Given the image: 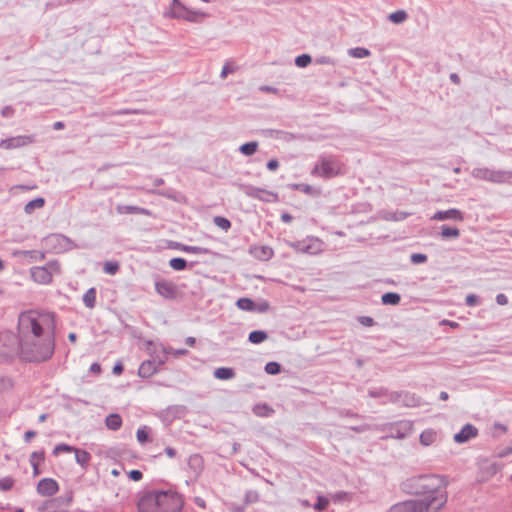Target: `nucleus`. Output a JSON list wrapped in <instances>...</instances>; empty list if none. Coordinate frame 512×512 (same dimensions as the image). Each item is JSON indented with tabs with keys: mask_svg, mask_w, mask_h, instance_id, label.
Returning a JSON list of instances; mask_svg holds the SVG:
<instances>
[{
	"mask_svg": "<svg viewBox=\"0 0 512 512\" xmlns=\"http://www.w3.org/2000/svg\"><path fill=\"white\" fill-rule=\"evenodd\" d=\"M35 436H36V432L29 430L24 434V439L26 442H29Z\"/></svg>",
	"mask_w": 512,
	"mask_h": 512,
	"instance_id": "nucleus-54",
	"label": "nucleus"
},
{
	"mask_svg": "<svg viewBox=\"0 0 512 512\" xmlns=\"http://www.w3.org/2000/svg\"><path fill=\"white\" fill-rule=\"evenodd\" d=\"M182 497L173 491L148 492L137 503L138 512H180Z\"/></svg>",
	"mask_w": 512,
	"mask_h": 512,
	"instance_id": "nucleus-3",
	"label": "nucleus"
},
{
	"mask_svg": "<svg viewBox=\"0 0 512 512\" xmlns=\"http://www.w3.org/2000/svg\"><path fill=\"white\" fill-rule=\"evenodd\" d=\"M441 235L443 238H457L460 235V231L457 228L442 226Z\"/></svg>",
	"mask_w": 512,
	"mask_h": 512,
	"instance_id": "nucleus-28",
	"label": "nucleus"
},
{
	"mask_svg": "<svg viewBox=\"0 0 512 512\" xmlns=\"http://www.w3.org/2000/svg\"><path fill=\"white\" fill-rule=\"evenodd\" d=\"M311 62V57L307 54H303L298 56L295 60V63L299 67H306Z\"/></svg>",
	"mask_w": 512,
	"mask_h": 512,
	"instance_id": "nucleus-42",
	"label": "nucleus"
},
{
	"mask_svg": "<svg viewBox=\"0 0 512 512\" xmlns=\"http://www.w3.org/2000/svg\"><path fill=\"white\" fill-rule=\"evenodd\" d=\"M281 219L283 222L289 223L292 221V216L288 213H284L282 214Z\"/></svg>",
	"mask_w": 512,
	"mask_h": 512,
	"instance_id": "nucleus-59",
	"label": "nucleus"
},
{
	"mask_svg": "<svg viewBox=\"0 0 512 512\" xmlns=\"http://www.w3.org/2000/svg\"><path fill=\"white\" fill-rule=\"evenodd\" d=\"M108 429L116 431L122 426V418L118 414H110L105 419Z\"/></svg>",
	"mask_w": 512,
	"mask_h": 512,
	"instance_id": "nucleus-17",
	"label": "nucleus"
},
{
	"mask_svg": "<svg viewBox=\"0 0 512 512\" xmlns=\"http://www.w3.org/2000/svg\"><path fill=\"white\" fill-rule=\"evenodd\" d=\"M477 435V429L470 424L465 425L462 430L455 434L454 440L457 443H464Z\"/></svg>",
	"mask_w": 512,
	"mask_h": 512,
	"instance_id": "nucleus-13",
	"label": "nucleus"
},
{
	"mask_svg": "<svg viewBox=\"0 0 512 512\" xmlns=\"http://www.w3.org/2000/svg\"><path fill=\"white\" fill-rule=\"evenodd\" d=\"M122 371H123V367L121 364H117L113 368V373L116 375H120L122 373Z\"/></svg>",
	"mask_w": 512,
	"mask_h": 512,
	"instance_id": "nucleus-58",
	"label": "nucleus"
},
{
	"mask_svg": "<svg viewBox=\"0 0 512 512\" xmlns=\"http://www.w3.org/2000/svg\"><path fill=\"white\" fill-rule=\"evenodd\" d=\"M155 289L159 295L166 299H174L178 295L177 286L171 281H158L155 283Z\"/></svg>",
	"mask_w": 512,
	"mask_h": 512,
	"instance_id": "nucleus-10",
	"label": "nucleus"
},
{
	"mask_svg": "<svg viewBox=\"0 0 512 512\" xmlns=\"http://www.w3.org/2000/svg\"><path fill=\"white\" fill-rule=\"evenodd\" d=\"M411 261L414 264H421L427 261V256L425 254L416 253L411 255Z\"/></svg>",
	"mask_w": 512,
	"mask_h": 512,
	"instance_id": "nucleus-44",
	"label": "nucleus"
},
{
	"mask_svg": "<svg viewBox=\"0 0 512 512\" xmlns=\"http://www.w3.org/2000/svg\"><path fill=\"white\" fill-rule=\"evenodd\" d=\"M76 462L82 467H86L91 460V455L85 450L74 449Z\"/></svg>",
	"mask_w": 512,
	"mask_h": 512,
	"instance_id": "nucleus-19",
	"label": "nucleus"
},
{
	"mask_svg": "<svg viewBox=\"0 0 512 512\" xmlns=\"http://www.w3.org/2000/svg\"><path fill=\"white\" fill-rule=\"evenodd\" d=\"M171 14L173 17L183 19L190 22H200L206 14L199 11H192L184 7L181 3L173 4L171 8Z\"/></svg>",
	"mask_w": 512,
	"mask_h": 512,
	"instance_id": "nucleus-7",
	"label": "nucleus"
},
{
	"mask_svg": "<svg viewBox=\"0 0 512 512\" xmlns=\"http://www.w3.org/2000/svg\"><path fill=\"white\" fill-rule=\"evenodd\" d=\"M128 476L132 481H135V482L140 481L143 477L142 472L139 470H131L128 473Z\"/></svg>",
	"mask_w": 512,
	"mask_h": 512,
	"instance_id": "nucleus-46",
	"label": "nucleus"
},
{
	"mask_svg": "<svg viewBox=\"0 0 512 512\" xmlns=\"http://www.w3.org/2000/svg\"><path fill=\"white\" fill-rule=\"evenodd\" d=\"M400 295L393 292H388L382 295L383 304L397 305L400 302Z\"/></svg>",
	"mask_w": 512,
	"mask_h": 512,
	"instance_id": "nucleus-25",
	"label": "nucleus"
},
{
	"mask_svg": "<svg viewBox=\"0 0 512 512\" xmlns=\"http://www.w3.org/2000/svg\"><path fill=\"white\" fill-rule=\"evenodd\" d=\"M149 434H150V429L147 426H142V427L138 428L137 433H136L138 442L140 444H144L147 441H149Z\"/></svg>",
	"mask_w": 512,
	"mask_h": 512,
	"instance_id": "nucleus-26",
	"label": "nucleus"
},
{
	"mask_svg": "<svg viewBox=\"0 0 512 512\" xmlns=\"http://www.w3.org/2000/svg\"><path fill=\"white\" fill-rule=\"evenodd\" d=\"M257 148H258L257 142H248V143H245L240 146V151L244 155L250 156V155H253L257 151Z\"/></svg>",
	"mask_w": 512,
	"mask_h": 512,
	"instance_id": "nucleus-27",
	"label": "nucleus"
},
{
	"mask_svg": "<svg viewBox=\"0 0 512 512\" xmlns=\"http://www.w3.org/2000/svg\"><path fill=\"white\" fill-rule=\"evenodd\" d=\"M53 128H54L55 130H61V129H63V128H64V123H63V122H61V121H57V122H55V123L53 124Z\"/></svg>",
	"mask_w": 512,
	"mask_h": 512,
	"instance_id": "nucleus-60",
	"label": "nucleus"
},
{
	"mask_svg": "<svg viewBox=\"0 0 512 512\" xmlns=\"http://www.w3.org/2000/svg\"><path fill=\"white\" fill-rule=\"evenodd\" d=\"M447 480L439 475H420L404 482L406 492L423 497L419 500L427 506V512H440L448 500Z\"/></svg>",
	"mask_w": 512,
	"mask_h": 512,
	"instance_id": "nucleus-1",
	"label": "nucleus"
},
{
	"mask_svg": "<svg viewBox=\"0 0 512 512\" xmlns=\"http://www.w3.org/2000/svg\"><path fill=\"white\" fill-rule=\"evenodd\" d=\"M267 168L271 171H274L278 168V162L277 160L275 159H272L270 160L268 163H267Z\"/></svg>",
	"mask_w": 512,
	"mask_h": 512,
	"instance_id": "nucleus-52",
	"label": "nucleus"
},
{
	"mask_svg": "<svg viewBox=\"0 0 512 512\" xmlns=\"http://www.w3.org/2000/svg\"><path fill=\"white\" fill-rule=\"evenodd\" d=\"M293 188L306 194H314L316 192L315 189L308 184H295L293 185Z\"/></svg>",
	"mask_w": 512,
	"mask_h": 512,
	"instance_id": "nucleus-43",
	"label": "nucleus"
},
{
	"mask_svg": "<svg viewBox=\"0 0 512 512\" xmlns=\"http://www.w3.org/2000/svg\"><path fill=\"white\" fill-rule=\"evenodd\" d=\"M44 204H45V200L43 198L39 197V198L29 201L25 205L24 210L26 213H32L35 209L42 208L44 206Z\"/></svg>",
	"mask_w": 512,
	"mask_h": 512,
	"instance_id": "nucleus-23",
	"label": "nucleus"
},
{
	"mask_svg": "<svg viewBox=\"0 0 512 512\" xmlns=\"http://www.w3.org/2000/svg\"><path fill=\"white\" fill-rule=\"evenodd\" d=\"M169 265L172 269L180 271L186 268L187 262L183 258H172L169 261Z\"/></svg>",
	"mask_w": 512,
	"mask_h": 512,
	"instance_id": "nucleus-30",
	"label": "nucleus"
},
{
	"mask_svg": "<svg viewBox=\"0 0 512 512\" xmlns=\"http://www.w3.org/2000/svg\"><path fill=\"white\" fill-rule=\"evenodd\" d=\"M349 55L354 58H365L370 55V51L366 48L356 47L349 50Z\"/></svg>",
	"mask_w": 512,
	"mask_h": 512,
	"instance_id": "nucleus-29",
	"label": "nucleus"
},
{
	"mask_svg": "<svg viewBox=\"0 0 512 512\" xmlns=\"http://www.w3.org/2000/svg\"><path fill=\"white\" fill-rule=\"evenodd\" d=\"M235 70H236V68L233 65L227 63L223 66V69L221 71V76L226 77L229 73H233Z\"/></svg>",
	"mask_w": 512,
	"mask_h": 512,
	"instance_id": "nucleus-47",
	"label": "nucleus"
},
{
	"mask_svg": "<svg viewBox=\"0 0 512 512\" xmlns=\"http://www.w3.org/2000/svg\"><path fill=\"white\" fill-rule=\"evenodd\" d=\"M182 250L187 252V253H193V254H198V253H202L203 252L202 248L195 247V246H184L182 248Z\"/></svg>",
	"mask_w": 512,
	"mask_h": 512,
	"instance_id": "nucleus-48",
	"label": "nucleus"
},
{
	"mask_svg": "<svg viewBox=\"0 0 512 512\" xmlns=\"http://www.w3.org/2000/svg\"><path fill=\"white\" fill-rule=\"evenodd\" d=\"M14 485V479L12 477H4L0 479V490L9 491Z\"/></svg>",
	"mask_w": 512,
	"mask_h": 512,
	"instance_id": "nucleus-35",
	"label": "nucleus"
},
{
	"mask_svg": "<svg viewBox=\"0 0 512 512\" xmlns=\"http://www.w3.org/2000/svg\"><path fill=\"white\" fill-rule=\"evenodd\" d=\"M90 371L93 372V373H100L101 372V366L100 364L98 363H93L91 366H90Z\"/></svg>",
	"mask_w": 512,
	"mask_h": 512,
	"instance_id": "nucleus-55",
	"label": "nucleus"
},
{
	"mask_svg": "<svg viewBox=\"0 0 512 512\" xmlns=\"http://www.w3.org/2000/svg\"><path fill=\"white\" fill-rule=\"evenodd\" d=\"M158 370V365L154 361L146 360L141 363L138 369V375L142 378H149Z\"/></svg>",
	"mask_w": 512,
	"mask_h": 512,
	"instance_id": "nucleus-14",
	"label": "nucleus"
},
{
	"mask_svg": "<svg viewBox=\"0 0 512 512\" xmlns=\"http://www.w3.org/2000/svg\"><path fill=\"white\" fill-rule=\"evenodd\" d=\"M266 373L275 375L280 372V365L277 362H269L265 366Z\"/></svg>",
	"mask_w": 512,
	"mask_h": 512,
	"instance_id": "nucleus-38",
	"label": "nucleus"
},
{
	"mask_svg": "<svg viewBox=\"0 0 512 512\" xmlns=\"http://www.w3.org/2000/svg\"><path fill=\"white\" fill-rule=\"evenodd\" d=\"M254 413L258 416L266 417L270 416L273 413V410L267 405H256L254 407Z\"/></svg>",
	"mask_w": 512,
	"mask_h": 512,
	"instance_id": "nucleus-32",
	"label": "nucleus"
},
{
	"mask_svg": "<svg viewBox=\"0 0 512 512\" xmlns=\"http://www.w3.org/2000/svg\"><path fill=\"white\" fill-rule=\"evenodd\" d=\"M12 339H13L12 335H10L8 333L0 335V343L6 342V341H9V340H12Z\"/></svg>",
	"mask_w": 512,
	"mask_h": 512,
	"instance_id": "nucleus-57",
	"label": "nucleus"
},
{
	"mask_svg": "<svg viewBox=\"0 0 512 512\" xmlns=\"http://www.w3.org/2000/svg\"><path fill=\"white\" fill-rule=\"evenodd\" d=\"M446 219L462 221L463 213L457 209H449L446 211H438L432 216V220L443 221Z\"/></svg>",
	"mask_w": 512,
	"mask_h": 512,
	"instance_id": "nucleus-12",
	"label": "nucleus"
},
{
	"mask_svg": "<svg viewBox=\"0 0 512 512\" xmlns=\"http://www.w3.org/2000/svg\"><path fill=\"white\" fill-rule=\"evenodd\" d=\"M83 301L86 307L93 308L96 302V290L94 288L87 290L83 296Z\"/></svg>",
	"mask_w": 512,
	"mask_h": 512,
	"instance_id": "nucleus-22",
	"label": "nucleus"
},
{
	"mask_svg": "<svg viewBox=\"0 0 512 512\" xmlns=\"http://www.w3.org/2000/svg\"><path fill=\"white\" fill-rule=\"evenodd\" d=\"M437 433L432 429L423 431L420 435V442L424 446H429L436 441Z\"/></svg>",
	"mask_w": 512,
	"mask_h": 512,
	"instance_id": "nucleus-18",
	"label": "nucleus"
},
{
	"mask_svg": "<svg viewBox=\"0 0 512 512\" xmlns=\"http://www.w3.org/2000/svg\"><path fill=\"white\" fill-rule=\"evenodd\" d=\"M165 453L168 457L173 458L176 455V451L172 447H166Z\"/></svg>",
	"mask_w": 512,
	"mask_h": 512,
	"instance_id": "nucleus-56",
	"label": "nucleus"
},
{
	"mask_svg": "<svg viewBox=\"0 0 512 512\" xmlns=\"http://www.w3.org/2000/svg\"><path fill=\"white\" fill-rule=\"evenodd\" d=\"M450 79L452 80L453 83L455 84H459L460 83V78L457 74L453 73L450 75Z\"/></svg>",
	"mask_w": 512,
	"mask_h": 512,
	"instance_id": "nucleus-61",
	"label": "nucleus"
},
{
	"mask_svg": "<svg viewBox=\"0 0 512 512\" xmlns=\"http://www.w3.org/2000/svg\"><path fill=\"white\" fill-rule=\"evenodd\" d=\"M248 338L251 343L260 344L268 338V335L264 331H252Z\"/></svg>",
	"mask_w": 512,
	"mask_h": 512,
	"instance_id": "nucleus-24",
	"label": "nucleus"
},
{
	"mask_svg": "<svg viewBox=\"0 0 512 512\" xmlns=\"http://www.w3.org/2000/svg\"><path fill=\"white\" fill-rule=\"evenodd\" d=\"M59 273L60 264L57 261H50L45 266H36L30 270L33 281L41 285L50 284L53 277Z\"/></svg>",
	"mask_w": 512,
	"mask_h": 512,
	"instance_id": "nucleus-5",
	"label": "nucleus"
},
{
	"mask_svg": "<svg viewBox=\"0 0 512 512\" xmlns=\"http://www.w3.org/2000/svg\"><path fill=\"white\" fill-rule=\"evenodd\" d=\"M186 344L190 347H193L195 345V338L194 337H187L185 340Z\"/></svg>",
	"mask_w": 512,
	"mask_h": 512,
	"instance_id": "nucleus-62",
	"label": "nucleus"
},
{
	"mask_svg": "<svg viewBox=\"0 0 512 512\" xmlns=\"http://www.w3.org/2000/svg\"><path fill=\"white\" fill-rule=\"evenodd\" d=\"M236 305L239 309L245 311H255L256 303H254L250 298H240L237 300Z\"/></svg>",
	"mask_w": 512,
	"mask_h": 512,
	"instance_id": "nucleus-21",
	"label": "nucleus"
},
{
	"mask_svg": "<svg viewBox=\"0 0 512 512\" xmlns=\"http://www.w3.org/2000/svg\"><path fill=\"white\" fill-rule=\"evenodd\" d=\"M477 303H478V298H477L476 295H474V294L467 295V297H466V304L468 306H474Z\"/></svg>",
	"mask_w": 512,
	"mask_h": 512,
	"instance_id": "nucleus-50",
	"label": "nucleus"
},
{
	"mask_svg": "<svg viewBox=\"0 0 512 512\" xmlns=\"http://www.w3.org/2000/svg\"><path fill=\"white\" fill-rule=\"evenodd\" d=\"M59 491V485L52 478H44L37 485V492L42 496H53Z\"/></svg>",
	"mask_w": 512,
	"mask_h": 512,
	"instance_id": "nucleus-11",
	"label": "nucleus"
},
{
	"mask_svg": "<svg viewBox=\"0 0 512 512\" xmlns=\"http://www.w3.org/2000/svg\"><path fill=\"white\" fill-rule=\"evenodd\" d=\"M56 333L40 334L32 339L19 341L20 354L29 362H43L50 359L55 350Z\"/></svg>",
	"mask_w": 512,
	"mask_h": 512,
	"instance_id": "nucleus-4",
	"label": "nucleus"
},
{
	"mask_svg": "<svg viewBox=\"0 0 512 512\" xmlns=\"http://www.w3.org/2000/svg\"><path fill=\"white\" fill-rule=\"evenodd\" d=\"M50 333H56V320L53 313L28 311L19 316V341Z\"/></svg>",
	"mask_w": 512,
	"mask_h": 512,
	"instance_id": "nucleus-2",
	"label": "nucleus"
},
{
	"mask_svg": "<svg viewBox=\"0 0 512 512\" xmlns=\"http://www.w3.org/2000/svg\"><path fill=\"white\" fill-rule=\"evenodd\" d=\"M16 254L22 256L30 262H39L45 259V253L41 251H20Z\"/></svg>",
	"mask_w": 512,
	"mask_h": 512,
	"instance_id": "nucleus-16",
	"label": "nucleus"
},
{
	"mask_svg": "<svg viewBox=\"0 0 512 512\" xmlns=\"http://www.w3.org/2000/svg\"><path fill=\"white\" fill-rule=\"evenodd\" d=\"M74 449V447L69 446L67 444H59L54 448L53 454L57 456L62 452H73Z\"/></svg>",
	"mask_w": 512,
	"mask_h": 512,
	"instance_id": "nucleus-41",
	"label": "nucleus"
},
{
	"mask_svg": "<svg viewBox=\"0 0 512 512\" xmlns=\"http://www.w3.org/2000/svg\"><path fill=\"white\" fill-rule=\"evenodd\" d=\"M234 375H235V373H234L233 369H231V368L221 367V368H217L214 371V376L220 380L231 379L234 377Z\"/></svg>",
	"mask_w": 512,
	"mask_h": 512,
	"instance_id": "nucleus-20",
	"label": "nucleus"
},
{
	"mask_svg": "<svg viewBox=\"0 0 512 512\" xmlns=\"http://www.w3.org/2000/svg\"><path fill=\"white\" fill-rule=\"evenodd\" d=\"M214 223L216 226H218L219 228L227 231L230 227H231V223L228 219L224 218V217H220V216H217L214 218Z\"/></svg>",
	"mask_w": 512,
	"mask_h": 512,
	"instance_id": "nucleus-37",
	"label": "nucleus"
},
{
	"mask_svg": "<svg viewBox=\"0 0 512 512\" xmlns=\"http://www.w3.org/2000/svg\"><path fill=\"white\" fill-rule=\"evenodd\" d=\"M270 308V305L267 301H262L258 304H256V310L259 312H266Z\"/></svg>",
	"mask_w": 512,
	"mask_h": 512,
	"instance_id": "nucleus-49",
	"label": "nucleus"
},
{
	"mask_svg": "<svg viewBox=\"0 0 512 512\" xmlns=\"http://www.w3.org/2000/svg\"><path fill=\"white\" fill-rule=\"evenodd\" d=\"M13 387V382L10 378L0 377V392H5Z\"/></svg>",
	"mask_w": 512,
	"mask_h": 512,
	"instance_id": "nucleus-39",
	"label": "nucleus"
},
{
	"mask_svg": "<svg viewBox=\"0 0 512 512\" xmlns=\"http://www.w3.org/2000/svg\"><path fill=\"white\" fill-rule=\"evenodd\" d=\"M34 142V137L31 135H19L11 138L4 139L0 142V147L5 150L18 149L28 146Z\"/></svg>",
	"mask_w": 512,
	"mask_h": 512,
	"instance_id": "nucleus-8",
	"label": "nucleus"
},
{
	"mask_svg": "<svg viewBox=\"0 0 512 512\" xmlns=\"http://www.w3.org/2000/svg\"><path fill=\"white\" fill-rule=\"evenodd\" d=\"M111 474L114 476V477H118L120 475V471L118 469H113L111 471Z\"/></svg>",
	"mask_w": 512,
	"mask_h": 512,
	"instance_id": "nucleus-64",
	"label": "nucleus"
},
{
	"mask_svg": "<svg viewBox=\"0 0 512 512\" xmlns=\"http://www.w3.org/2000/svg\"><path fill=\"white\" fill-rule=\"evenodd\" d=\"M255 253L257 256L262 257L264 259H269L273 255L272 249L266 246L255 248Z\"/></svg>",
	"mask_w": 512,
	"mask_h": 512,
	"instance_id": "nucleus-33",
	"label": "nucleus"
},
{
	"mask_svg": "<svg viewBox=\"0 0 512 512\" xmlns=\"http://www.w3.org/2000/svg\"><path fill=\"white\" fill-rule=\"evenodd\" d=\"M119 269V264L117 262H106L104 264V271L107 274L114 275Z\"/></svg>",
	"mask_w": 512,
	"mask_h": 512,
	"instance_id": "nucleus-40",
	"label": "nucleus"
},
{
	"mask_svg": "<svg viewBox=\"0 0 512 512\" xmlns=\"http://www.w3.org/2000/svg\"><path fill=\"white\" fill-rule=\"evenodd\" d=\"M68 339H69L71 342H73V343H74V342H76V340H77V335H76L74 332H71V333H69V335H68Z\"/></svg>",
	"mask_w": 512,
	"mask_h": 512,
	"instance_id": "nucleus-63",
	"label": "nucleus"
},
{
	"mask_svg": "<svg viewBox=\"0 0 512 512\" xmlns=\"http://www.w3.org/2000/svg\"><path fill=\"white\" fill-rule=\"evenodd\" d=\"M313 174L324 178H332L343 174V164L335 159L325 158L315 166Z\"/></svg>",
	"mask_w": 512,
	"mask_h": 512,
	"instance_id": "nucleus-6",
	"label": "nucleus"
},
{
	"mask_svg": "<svg viewBox=\"0 0 512 512\" xmlns=\"http://www.w3.org/2000/svg\"><path fill=\"white\" fill-rule=\"evenodd\" d=\"M328 500L322 496L318 497L317 503L315 504L314 508L316 510H323L328 506Z\"/></svg>",
	"mask_w": 512,
	"mask_h": 512,
	"instance_id": "nucleus-45",
	"label": "nucleus"
},
{
	"mask_svg": "<svg viewBox=\"0 0 512 512\" xmlns=\"http://www.w3.org/2000/svg\"><path fill=\"white\" fill-rule=\"evenodd\" d=\"M44 460V452H33L30 456V463L33 468L39 467Z\"/></svg>",
	"mask_w": 512,
	"mask_h": 512,
	"instance_id": "nucleus-31",
	"label": "nucleus"
},
{
	"mask_svg": "<svg viewBox=\"0 0 512 512\" xmlns=\"http://www.w3.org/2000/svg\"><path fill=\"white\" fill-rule=\"evenodd\" d=\"M496 301L499 305H506L508 303V299L504 294H498Z\"/></svg>",
	"mask_w": 512,
	"mask_h": 512,
	"instance_id": "nucleus-51",
	"label": "nucleus"
},
{
	"mask_svg": "<svg viewBox=\"0 0 512 512\" xmlns=\"http://www.w3.org/2000/svg\"><path fill=\"white\" fill-rule=\"evenodd\" d=\"M407 18V14L405 11H396L392 14L389 15V19L393 22V23H401L403 21H405Z\"/></svg>",
	"mask_w": 512,
	"mask_h": 512,
	"instance_id": "nucleus-34",
	"label": "nucleus"
},
{
	"mask_svg": "<svg viewBox=\"0 0 512 512\" xmlns=\"http://www.w3.org/2000/svg\"><path fill=\"white\" fill-rule=\"evenodd\" d=\"M117 211L121 214L123 213H146L144 209H140L135 206H118Z\"/></svg>",
	"mask_w": 512,
	"mask_h": 512,
	"instance_id": "nucleus-36",
	"label": "nucleus"
},
{
	"mask_svg": "<svg viewBox=\"0 0 512 512\" xmlns=\"http://www.w3.org/2000/svg\"><path fill=\"white\" fill-rule=\"evenodd\" d=\"M389 512H427V506L419 500H408L395 504Z\"/></svg>",
	"mask_w": 512,
	"mask_h": 512,
	"instance_id": "nucleus-9",
	"label": "nucleus"
},
{
	"mask_svg": "<svg viewBox=\"0 0 512 512\" xmlns=\"http://www.w3.org/2000/svg\"><path fill=\"white\" fill-rule=\"evenodd\" d=\"M249 195L254 198L266 201V202H272V201H276L278 199V196L276 193H273L271 191H267L264 189H259V188L252 189V191L249 193Z\"/></svg>",
	"mask_w": 512,
	"mask_h": 512,
	"instance_id": "nucleus-15",
	"label": "nucleus"
},
{
	"mask_svg": "<svg viewBox=\"0 0 512 512\" xmlns=\"http://www.w3.org/2000/svg\"><path fill=\"white\" fill-rule=\"evenodd\" d=\"M166 353H171L174 356H180L186 354V350H173V349H165Z\"/></svg>",
	"mask_w": 512,
	"mask_h": 512,
	"instance_id": "nucleus-53",
	"label": "nucleus"
}]
</instances>
